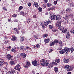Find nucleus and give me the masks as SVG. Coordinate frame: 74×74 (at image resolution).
Here are the masks:
<instances>
[{"instance_id":"nucleus-39","label":"nucleus","mask_w":74,"mask_h":74,"mask_svg":"<svg viewBox=\"0 0 74 74\" xmlns=\"http://www.w3.org/2000/svg\"><path fill=\"white\" fill-rule=\"evenodd\" d=\"M12 51V52H13L15 53L16 52V50H14V48H12L11 49Z\"/></svg>"},{"instance_id":"nucleus-25","label":"nucleus","mask_w":74,"mask_h":74,"mask_svg":"<svg viewBox=\"0 0 74 74\" xmlns=\"http://www.w3.org/2000/svg\"><path fill=\"white\" fill-rule=\"evenodd\" d=\"M10 64L11 65H15V63H14V62L12 61L10 62Z\"/></svg>"},{"instance_id":"nucleus-27","label":"nucleus","mask_w":74,"mask_h":74,"mask_svg":"<svg viewBox=\"0 0 74 74\" xmlns=\"http://www.w3.org/2000/svg\"><path fill=\"white\" fill-rule=\"evenodd\" d=\"M52 4L51 3H48L47 5V6L48 7H51V6Z\"/></svg>"},{"instance_id":"nucleus-64","label":"nucleus","mask_w":74,"mask_h":74,"mask_svg":"<svg viewBox=\"0 0 74 74\" xmlns=\"http://www.w3.org/2000/svg\"><path fill=\"white\" fill-rule=\"evenodd\" d=\"M67 74H71V73L70 72H69Z\"/></svg>"},{"instance_id":"nucleus-8","label":"nucleus","mask_w":74,"mask_h":74,"mask_svg":"<svg viewBox=\"0 0 74 74\" xmlns=\"http://www.w3.org/2000/svg\"><path fill=\"white\" fill-rule=\"evenodd\" d=\"M56 18V15H52L51 17V20H55V18Z\"/></svg>"},{"instance_id":"nucleus-24","label":"nucleus","mask_w":74,"mask_h":74,"mask_svg":"<svg viewBox=\"0 0 74 74\" xmlns=\"http://www.w3.org/2000/svg\"><path fill=\"white\" fill-rule=\"evenodd\" d=\"M26 64L29 66H31V64H30V62H26Z\"/></svg>"},{"instance_id":"nucleus-35","label":"nucleus","mask_w":74,"mask_h":74,"mask_svg":"<svg viewBox=\"0 0 74 74\" xmlns=\"http://www.w3.org/2000/svg\"><path fill=\"white\" fill-rule=\"evenodd\" d=\"M60 60H59V59L58 60H55V62H56L57 63H59Z\"/></svg>"},{"instance_id":"nucleus-29","label":"nucleus","mask_w":74,"mask_h":74,"mask_svg":"<svg viewBox=\"0 0 74 74\" xmlns=\"http://www.w3.org/2000/svg\"><path fill=\"white\" fill-rule=\"evenodd\" d=\"M6 48H7L6 50L7 51H9V50H10V49L11 48V47L9 46L8 47H6Z\"/></svg>"},{"instance_id":"nucleus-5","label":"nucleus","mask_w":74,"mask_h":74,"mask_svg":"<svg viewBox=\"0 0 74 74\" xmlns=\"http://www.w3.org/2000/svg\"><path fill=\"white\" fill-rule=\"evenodd\" d=\"M32 64L35 66H37L38 65L37 64V61L36 60H34L32 62Z\"/></svg>"},{"instance_id":"nucleus-58","label":"nucleus","mask_w":74,"mask_h":74,"mask_svg":"<svg viewBox=\"0 0 74 74\" xmlns=\"http://www.w3.org/2000/svg\"><path fill=\"white\" fill-rule=\"evenodd\" d=\"M52 51H53V50H52V49H51L50 51H49V53H51V52H52Z\"/></svg>"},{"instance_id":"nucleus-23","label":"nucleus","mask_w":74,"mask_h":74,"mask_svg":"<svg viewBox=\"0 0 74 74\" xmlns=\"http://www.w3.org/2000/svg\"><path fill=\"white\" fill-rule=\"evenodd\" d=\"M11 40H13L14 41V40H16V37L14 36H13Z\"/></svg>"},{"instance_id":"nucleus-7","label":"nucleus","mask_w":74,"mask_h":74,"mask_svg":"<svg viewBox=\"0 0 74 74\" xmlns=\"http://www.w3.org/2000/svg\"><path fill=\"white\" fill-rule=\"evenodd\" d=\"M6 58L8 60H10L11 59V58H12V56L10 54H7L6 55Z\"/></svg>"},{"instance_id":"nucleus-2","label":"nucleus","mask_w":74,"mask_h":74,"mask_svg":"<svg viewBox=\"0 0 74 74\" xmlns=\"http://www.w3.org/2000/svg\"><path fill=\"white\" fill-rule=\"evenodd\" d=\"M14 69L15 70H18V71H20L21 70V65L19 64H18L15 66Z\"/></svg>"},{"instance_id":"nucleus-34","label":"nucleus","mask_w":74,"mask_h":74,"mask_svg":"<svg viewBox=\"0 0 74 74\" xmlns=\"http://www.w3.org/2000/svg\"><path fill=\"white\" fill-rule=\"evenodd\" d=\"M71 52H73L74 51V47H72L71 49Z\"/></svg>"},{"instance_id":"nucleus-12","label":"nucleus","mask_w":74,"mask_h":74,"mask_svg":"<svg viewBox=\"0 0 74 74\" xmlns=\"http://www.w3.org/2000/svg\"><path fill=\"white\" fill-rule=\"evenodd\" d=\"M34 6L36 8H38V3L36 2H35L34 3Z\"/></svg>"},{"instance_id":"nucleus-48","label":"nucleus","mask_w":74,"mask_h":74,"mask_svg":"<svg viewBox=\"0 0 74 74\" xmlns=\"http://www.w3.org/2000/svg\"><path fill=\"white\" fill-rule=\"evenodd\" d=\"M45 61V60L44 59H43L41 61V62H42V63L43 62H44Z\"/></svg>"},{"instance_id":"nucleus-47","label":"nucleus","mask_w":74,"mask_h":74,"mask_svg":"<svg viewBox=\"0 0 74 74\" xmlns=\"http://www.w3.org/2000/svg\"><path fill=\"white\" fill-rule=\"evenodd\" d=\"M66 2L67 3H68L69 4V3H71V2L70 0H66Z\"/></svg>"},{"instance_id":"nucleus-45","label":"nucleus","mask_w":74,"mask_h":74,"mask_svg":"<svg viewBox=\"0 0 74 74\" xmlns=\"http://www.w3.org/2000/svg\"><path fill=\"white\" fill-rule=\"evenodd\" d=\"M21 15H24V12L23 11H22L20 13Z\"/></svg>"},{"instance_id":"nucleus-4","label":"nucleus","mask_w":74,"mask_h":74,"mask_svg":"<svg viewBox=\"0 0 74 74\" xmlns=\"http://www.w3.org/2000/svg\"><path fill=\"white\" fill-rule=\"evenodd\" d=\"M4 60L0 59V66H2L4 64Z\"/></svg>"},{"instance_id":"nucleus-49","label":"nucleus","mask_w":74,"mask_h":74,"mask_svg":"<svg viewBox=\"0 0 74 74\" xmlns=\"http://www.w3.org/2000/svg\"><path fill=\"white\" fill-rule=\"evenodd\" d=\"M62 22H63V21H59L58 22V23L60 25V24H61V23H62Z\"/></svg>"},{"instance_id":"nucleus-40","label":"nucleus","mask_w":74,"mask_h":74,"mask_svg":"<svg viewBox=\"0 0 74 74\" xmlns=\"http://www.w3.org/2000/svg\"><path fill=\"white\" fill-rule=\"evenodd\" d=\"M27 5L29 6V7H31L32 5V3H28Z\"/></svg>"},{"instance_id":"nucleus-32","label":"nucleus","mask_w":74,"mask_h":74,"mask_svg":"<svg viewBox=\"0 0 74 74\" xmlns=\"http://www.w3.org/2000/svg\"><path fill=\"white\" fill-rule=\"evenodd\" d=\"M65 69H69L70 68V66L69 65H67L65 66Z\"/></svg>"},{"instance_id":"nucleus-61","label":"nucleus","mask_w":74,"mask_h":74,"mask_svg":"<svg viewBox=\"0 0 74 74\" xmlns=\"http://www.w3.org/2000/svg\"><path fill=\"white\" fill-rule=\"evenodd\" d=\"M43 7L45 8H47V7L46 6V5H45V4H43Z\"/></svg>"},{"instance_id":"nucleus-36","label":"nucleus","mask_w":74,"mask_h":74,"mask_svg":"<svg viewBox=\"0 0 74 74\" xmlns=\"http://www.w3.org/2000/svg\"><path fill=\"white\" fill-rule=\"evenodd\" d=\"M49 27L50 29H52L53 28V26L52 25H49Z\"/></svg>"},{"instance_id":"nucleus-30","label":"nucleus","mask_w":74,"mask_h":74,"mask_svg":"<svg viewBox=\"0 0 74 74\" xmlns=\"http://www.w3.org/2000/svg\"><path fill=\"white\" fill-rule=\"evenodd\" d=\"M54 42H51L50 43V46H52V45H54Z\"/></svg>"},{"instance_id":"nucleus-14","label":"nucleus","mask_w":74,"mask_h":74,"mask_svg":"<svg viewBox=\"0 0 74 74\" xmlns=\"http://www.w3.org/2000/svg\"><path fill=\"white\" fill-rule=\"evenodd\" d=\"M66 38L67 39H69L70 38V34H69V32H67Z\"/></svg>"},{"instance_id":"nucleus-31","label":"nucleus","mask_w":74,"mask_h":74,"mask_svg":"<svg viewBox=\"0 0 74 74\" xmlns=\"http://www.w3.org/2000/svg\"><path fill=\"white\" fill-rule=\"evenodd\" d=\"M53 42H54V44H57L58 42V40L56 39L54 40V41H53Z\"/></svg>"},{"instance_id":"nucleus-33","label":"nucleus","mask_w":74,"mask_h":74,"mask_svg":"<svg viewBox=\"0 0 74 74\" xmlns=\"http://www.w3.org/2000/svg\"><path fill=\"white\" fill-rule=\"evenodd\" d=\"M49 67H52L53 66V63H52L50 64L49 65Z\"/></svg>"},{"instance_id":"nucleus-16","label":"nucleus","mask_w":74,"mask_h":74,"mask_svg":"<svg viewBox=\"0 0 74 74\" xmlns=\"http://www.w3.org/2000/svg\"><path fill=\"white\" fill-rule=\"evenodd\" d=\"M60 19H61V16L60 15H57L56 17V20H59Z\"/></svg>"},{"instance_id":"nucleus-46","label":"nucleus","mask_w":74,"mask_h":74,"mask_svg":"<svg viewBox=\"0 0 74 74\" xmlns=\"http://www.w3.org/2000/svg\"><path fill=\"white\" fill-rule=\"evenodd\" d=\"M38 10L40 12H41L42 11V8H39Z\"/></svg>"},{"instance_id":"nucleus-13","label":"nucleus","mask_w":74,"mask_h":74,"mask_svg":"<svg viewBox=\"0 0 74 74\" xmlns=\"http://www.w3.org/2000/svg\"><path fill=\"white\" fill-rule=\"evenodd\" d=\"M20 49V50H21V51H25V50H26V49H25L24 47L21 46Z\"/></svg>"},{"instance_id":"nucleus-26","label":"nucleus","mask_w":74,"mask_h":74,"mask_svg":"<svg viewBox=\"0 0 74 74\" xmlns=\"http://www.w3.org/2000/svg\"><path fill=\"white\" fill-rule=\"evenodd\" d=\"M73 68H74V64L70 66V69H71V70H73Z\"/></svg>"},{"instance_id":"nucleus-17","label":"nucleus","mask_w":74,"mask_h":74,"mask_svg":"<svg viewBox=\"0 0 74 74\" xmlns=\"http://www.w3.org/2000/svg\"><path fill=\"white\" fill-rule=\"evenodd\" d=\"M69 5L70 7H74V4L73 3H69Z\"/></svg>"},{"instance_id":"nucleus-18","label":"nucleus","mask_w":74,"mask_h":74,"mask_svg":"<svg viewBox=\"0 0 74 74\" xmlns=\"http://www.w3.org/2000/svg\"><path fill=\"white\" fill-rule=\"evenodd\" d=\"M67 29H64L63 30H62V32L63 33L66 34V32H67Z\"/></svg>"},{"instance_id":"nucleus-41","label":"nucleus","mask_w":74,"mask_h":74,"mask_svg":"<svg viewBox=\"0 0 74 74\" xmlns=\"http://www.w3.org/2000/svg\"><path fill=\"white\" fill-rule=\"evenodd\" d=\"M53 9L52 8H48L47 9V10L48 11H51V10H52Z\"/></svg>"},{"instance_id":"nucleus-22","label":"nucleus","mask_w":74,"mask_h":74,"mask_svg":"<svg viewBox=\"0 0 74 74\" xmlns=\"http://www.w3.org/2000/svg\"><path fill=\"white\" fill-rule=\"evenodd\" d=\"M8 73L9 74H14V73L13 72V71H9L8 72V73H7V74Z\"/></svg>"},{"instance_id":"nucleus-60","label":"nucleus","mask_w":74,"mask_h":74,"mask_svg":"<svg viewBox=\"0 0 74 74\" xmlns=\"http://www.w3.org/2000/svg\"><path fill=\"white\" fill-rule=\"evenodd\" d=\"M29 47L27 46L25 47V49H26L28 50L29 49Z\"/></svg>"},{"instance_id":"nucleus-38","label":"nucleus","mask_w":74,"mask_h":74,"mask_svg":"<svg viewBox=\"0 0 74 74\" xmlns=\"http://www.w3.org/2000/svg\"><path fill=\"white\" fill-rule=\"evenodd\" d=\"M71 10V9L70 8H67L66 9V11H70Z\"/></svg>"},{"instance_id":"nucleus-43","label":"nucleus","mask_w":74,"mask_h":74,"mask_svg":"<svg viewBox=\"0 0 74 74\" xmlns=\"http://www.w3.org/2000/svg\"><path fill=\"white\" fill-rule=\"evenodd\" d=\"M24 41V38L23 37H21V41Z\"/></svg>"},{"instance_id":"nucleus-10","label":"nucleus","mask_w":74,"mask_h":74,"mask_svg":"<svg viewBox=\"0 0 74 74\" xmlns=\"http://www.w3.org/2000/svg\"><path fill=\"white\" fill-rule=\"evenodd\" d=\"M64 62L65 63H67L69 62V61H70V60L69 59H64Z\"/></svg>"},{"instance_id":"nucleus-57","label":"nucleus","mask_w":74,"mask_h":74,"mask_svg":"<svg viewBox=\"0 0 74 74\" xmlns=\"http://www.w3.org/2000/svg\"><path fill=\"white\" fill-rule=\"evenodd\" d=\"M41 25H42V28H43V29H44L45 28V26H44V25H42V23L41 24Z\"/></svg>"},{"instance_id":"nucleus-55","label":"nucleus","mask_w":74,"mask_h":74,"mask_svg":"<svg viewBox=\"0 0 74 74\" xmlns=\"http://www.w3.org/2000/svg\"><path fill=\"white\" fill-rule=\"evenodd\" d=\"M53 3H54V4H55V5H56V4H57V1H55Z\"/></svg>"},{"instance_id":"nucleus-3","label":"nucleus","mask_w":74,"mask_h":74,"mask_svg":"<svg viewBox=\"0 0 74 74\" xmlns=\"http://www.w3.org/2000/svg\"><path fill=\"white\" fill-rule=\"evenodd\" d=\"M64 50L65 53H68L70 52V51L69 50V48H68L66 47L64 49Z\"/></svg>"},{"instance_id":"nucleus-44","label":"nucleus","mask_w":74,"mask_h":74,"mask_svg":"<svg viewBox=\"0 0 74 74\" xmlns=\"http://www.w3.org/2000/svg\"><path fill=\"white\" fill-rule=\"evenodd\" d=\"M52 63L53 64V65H56V66H57V65H58V63H56L55 62H52Z\"/></svg>"},{"instance_id":"nucleus-54","label":"nucleus","mask_w":74,"mask_h":74,"mask_svg":"<svg viewBox=\"0 0 74 74\" xmlns=\"http://www.w3.org/2000/svg\"><path fill=\"white\" fill-rule=\"evenodd\" d=\"M3 10H5V11H7V9H5V7H3Z\"/></svg>"},{"instance_id":"nucleus-52","label":"nucleus","mask_w":74,"mask_h":74,"mask_svg":"<svg viewBox=\"0 0 74 74\" xmlns=\"http://www.w3.org/2000/svg\"><path fill=\"white\" fill-rule=\"evenodd\" d=\"M15 29H16V30H20V28H15L14 29V30H15Z\"/></svg>"},{"instance_id":"nucleus-51","label":"nucleus","mask_w":74,"mask_h":74,"mask_svg":"<svg viewBox=\"0 0 74 74\" xmlns=\"http://www.w3.org/2000/svg\"><path fill=\"white\" fill-rule=\"evenodd\" d=\"M28 21L27 22H30V20H31V19H30V18H28L27 19Z\"/></svg>"},{"instance_id":"nucleus-42","label":"nucleus","mask_w":74,"mask_h":74,"mask_svg":"<svg viewBox=\"0 0 74 74\" xmlns=\"http://www.w3.org/2000/svg\"><path fill=\"white\" fill-rule=\"evenodd\" d=\"M58 43L59 44H62V42L60 40H59L58 41Z\"/></svg>"},{"instance_id":"nucleus-21","label":"nucleus","mask_w":74,"mask_h":74,"mask_svg":"<svg viewBox=\"0 0 74 74\" xmlns=\"http://www.w3.org/2000/svg\"><path fill=\"white\" fill-rule=\"evenodd\" d=\"M56 26L57 27H58V29H60V28L62 27V26H60V25L59 24H57Z\"/></svg>"},{"instance_id":"nucleus-6","label":"nucleus","mask_w":74,"mask_h":74,"mask_svg":"<svg viewBox=\"0 0 74 74\" xmlns=\"http://www.w3.org/2000/svg\"><path fill=\"white\" fill-rule=\"evenodd\" d=\"M51 22V21L49 20L48 21H47V22H45L44 23V24L45 26H47L48 24H49Z\"/></svg>"},{"instance_id":"nucleus-50","label":"nucleus","mask_w":74,"mask_h":74,"mask_svg":"<svg viewBox=\"0 0 74 74\" xmlns=\"http://www.w3.org/2000/svg\"><path fill=\"white\" fill-rule=\"evenodd\" d=\"M16 16H17L16 14H14L13 15V17L14 18H15V17H16Z\"/></svg>"},{"instance_id":"nucleus-59","label":"nucleus","mask_w":74,"mask_h":74,"mask_svg":"<svg viewBox=\"0 0 74 74\" xmlns=\"http://www.w3.org/2000/svg\"><path fill=\"white\" fill-rule=\"evenodd\" d=\"M35 38L36 39H37L38 38V36L37 35H36L35 36Z\"/></svg>"},{"instance_id":"nucleus-56","label":"nucleus","mask_w":74,"mask_h":74,"mask_svg":"<svg viewBox=\"0 0 74 74\" xmlns=\"http://www.w3.org/2000/svg\"><path fill=\"white\" fill-rule=\"evenodd\" d=\"M45 3H47L48 2V0H44Z\"/></svg>"},{"instance_id":"nucleus-20","label":"nucleus","mask_w":74,"mask_h":74,"mask_svg":"<svg viewBox=\"0 0 74 74\" xmlns=\"http://www.w3.org/2000/svg\"><path fill=\"white\" fill-rule=\"evenodd\" d=\"M54 70L55 71L56 73H58V69L56 67L54 68Z\"/></svg>"},{"instance_id":"nucleus-19","label":"nucleus","mask_w":74,"mask_h":74,"mask_svg":"<svg viewBox=\"0 0 74 74\" xmlns=\"http://www.w3.org/2000/svg\"><path fill=\"white\" fill-rule=\"evenodd\" d=\"M34 47H33V48H34L35 47H36V48H40V45L38 44L36 45V46H33Z\"/></svg>"},{"instance_id":"nucleus-11","label":"nucleus","mask_w":74,"mask_h":74,"mask_svg":"<svg viewBox=\"0 0 74 74\" xmlns=\"http://www.w3.org/2000/svg\"><path fill=\"white\" fill-rule=\"evenodd\" d=\"M50 41V39L49 38H47L45 40V44H47V43H48Z\"/></svg>"},{"instance_id":"nucleus-15","label":"nucleus","mask_w":74,"mask_h":74,"mask_svg":"<svg viewBox=\"0 0 74 74\" xmlns=\"http://www.w3.org/2000/svg\"><path fill=\"white\" fill-rule=\"evenodd\" d=\"M64 53H65L64 49H62L60 51V54H63Z\"/></svg>"},{"instance_id":"nucleus-28","label":"nucleus","mask_w":74,"mask_h":74,"mask_svg":"<svg viewBox=\"0 0 74 74\" xmlns=\"http://www.w3.org/2000/svg\"><path fill=\"white\" fill-rule=\"evenodd\" d=\"M48 35L47 34H44L43 35V38H45V37H48Z\"/></svg>"},{"instance_id":"nucleus-63","label":"nucleus","mask_w":74,"mask_h":74,"mask_svg":"<svg viewBox=\"0 0 74 74\" xmlns=\"http://www.w3.org/2000/svg\"><path fill=\"white\" fill-rule=\"evenodd\" d=\"M71 33H73V34H74V30H73V31H71Z\"/></svg>"},{"instance_id":"nucleus-62","label":"nucleus","mask_w":74,"mask_h":74,"mask_svg":"<svg viewBox=\"0 0 74 74\" xmlns=\"http://www.w3.org/2000/svg\"><path fill=\"white\" fill-rule=\"evenodd\" d=\"M52 8L53 10V9H54L55 8H56V6H54Z\"/></svg>"},{"instance_id":"nucleus-9","label":"nucleus","mask_w":74,"mask_h":74,"mask_svg":"<svg viewBox=\"0 0 74 74\" xmlns=\"http://www.w3.org/2000/svg\"><path fill=\"white\" fill-rule=\"evenodd\" d=\"M21 56L23 58H25L26 57V54L25 53H21Z\"/></svg>"},{"instance_id":"nucleus-1","label":"nucleus","mask_w":74,"mask_h":74,"mask_svg":"<svg viewBox=\"0 0 74 74\" xmlns=\"http://www.w3.org/2000/svg\"><path fill=\"white\" fill-rule=\"evenodd\" d=\"M49 62L48 60H46L45 62L41 63V64L42 66H48Z\"/></svg>"},{"instance_id":"nucleus-37","label":"nucleus","mask_w":74,"mask_h":74,"mask_svg":"<svg viewBox=\"0 0 74 74\" xmlns=\"http://www.w3.org/2000/svg\"><path fill=\"white\" fill-rule=\"evenodd\" d=\"M22 8H23V7H22V6H20L19 8V11H21V10L22 9Z\"/></svg>"},{"instance_id":"nucleus-53","label":"nucleus","mask_w":74,"mask_h":74,"mask_svg":"<svg viewBox=\"0 0 74 74\" xmlns=\"http://www.w3.org/2000/svg\"><path fill=\"white\" fill-rule=\"evenodd\" d=\"M8 42H9V41H5L4 42V44H7V43H8Z\"/></svg>"}]
</instances>
